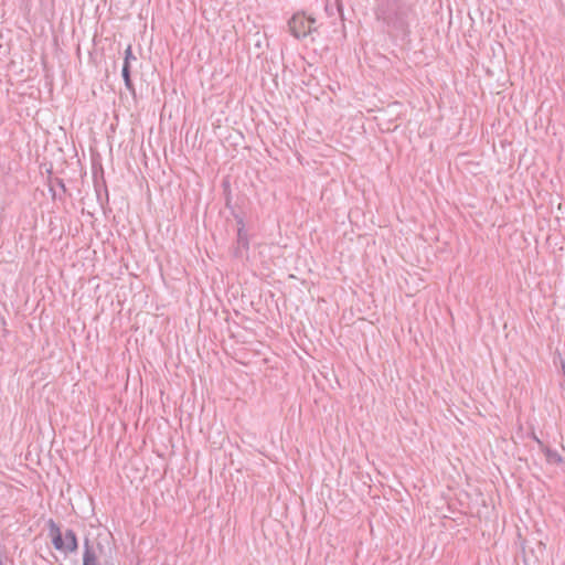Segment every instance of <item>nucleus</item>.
<instances>
[{
  "label": "nucleus",
  "instance_id": "1",
  "mask_svg": "<svg viewBox=\"0 0 565 565\" xmlns=\"http://www.w3.org/2000/svg\"><path fill=\"white\" fill-rule=\"evenodd\" d=\"M376 17L386 23L388 28L402 33L407 32V10L397 1L380 4L376 10Z\"/></svg>",
  "mask_w": 565,
  "mask_h": 565
},
{
  "label": "nucleus",
  "instance_id": "2",
  "mask_svg": "<svg viewBox=\"0 0 565 565\" xmlns=\"http://www.w3.org/2000/svg\"><path fill=\"white\" fill-rule=\"evenodd\" d=\"M46 525L49 529V536L51 537L55 550L65 554L75 553L77 551V536L72 529H67L62 533L58 524L53 519L47 520Z\"/></svg>",
  "mask_w": 565,
  "mask_h": 565
},
{
  "label": "nucleus",
  "instance_id": "3",
  "mask_svg": "<svg viewBox=\"0 0 565 565\" xmlns=\"http://www.w3.org/2000/svg\"><path fill=\"white\" fill-rule=\"evenodd\" d=\"M291 34L297 39H302L317 31L316 19L307 17L303 13H296L288 21Z\"/></svg>",
  "mask_w": 565,
  "mask_h": 565
},
{
  "label": "nucleus",
  "instance_id": "4",
  "mask_svg": "<svg viewBox=\"0 0 565 565\" xmlns=\"http://www.w3.org/2000/svg\"><path fill=\"white\" fill-rule=\"evenodd\" d=\"M136 60H137V57L132 53L131 45H128L127 49L125 50V57H124V65H122V70H121V76L124 78L126 88L128 90H130L131 93H135V87H134V84H132V81H131V76H130V62L131 61H136Z\"/></svg>",
  "mask_w": 565,
  "mask_h": 565
},
{
  "label": "nucleus",
  "instance_id": "5",
  "mask_svg": "<svg viewBox=\"0 0 565 565\" xmlns=\"http://www.w3.org/2000/svg\"><path fill=\"white\" fill-rule=\"evenodd\" d=\"M83 565H99L97 551L88 539L84 541Z\"/></svg>",
  "mask_w": 565,
  "mask_h": 565
},
{
  "label": "nucleus",
  "instance_id": "6",
  "mask_svg": "<svg viewBox=\"0 0 565 565\" xmlns=\"http://www.w3.org/2000/svg\"><path fill=\"white\" fill-rule=\"evenodd\" d=\"M237 243L239 245H242L243 247H248V239H247V235L245 234L244 232V228L243 227H239L238 228V232H237Z\"/></svg>",
  "mask_w": 565,
  "mask_h": 565
},
{
  "label": "nucleus",
  "instance_id": "7",
  "mask_svg": "<svg viewBox=\"0 0 565 565\" xmlns=\"http://www.w3.org/2000/svg\"><path fill=\"white\" fill-rule=\"evenodd\" d=\"M547 459L550 461H554V462H562V457L561 455L555 451V450H552V449H546V452H545Z\"/></svg>",
  "mask_w": 565,
  "mask_h": 565
},
{
  "label": "nucleus",
  "instance_id": "8",
  "mask_svg": "<svg viewBox=\"0 0 565 565\" xmlns=\"http://www.w3.org/2000/svg\"><path fill=\"white\" fill-rule=\"evenodd\" d=\"M335 2H337L338 11H339V12H340V14L342 15V14H343V12H342V2H341V0H335Z\"/></svg>",
  "mask_w": 565,
  "mask_h": 565
},
{
  "label": "nucleus",
  "instance_id": "9",
  "mask_svg": "<svg viewBox=\"0 0 565 565\" xmlns=\"http://www.w3.org/2000/svg\"><path fill=\"white\" fill-rule=\"evenodd\" d=\"M491 15H492V12L489 11V14H488V22H489V24L491 23Z\"/></svg>",
  "mask_w": 565,
  "mask_h": 565
}]
</instances>
